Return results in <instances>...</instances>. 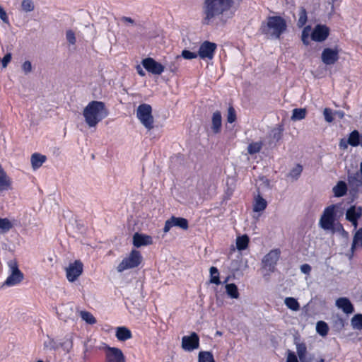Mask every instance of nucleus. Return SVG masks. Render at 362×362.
I'll list each match as a JSON object with an SVG mask.
<instances>
[{
  "label": "nucleus",
  "instance_id": "f257e3e1",
  "mask_svg": "<svg viewBox=\"0 0 362 362\" xmlns=\"http://www.w3.org/2000/svg\"><path fill=\"white\" fill-rule=\"evenodd\" d=\"M233 4V0H204L202 7V24L210 25L216 18L223 17Z\"/></svg>",
  "mask_w": 362,
  "mask_h": 362
},
{
  "label": "nucleus",
  "instance_id": "f03ea898",
  "mask_svg": "<svg viewBox=\"0 0 362 362\" xmlns=\"http://www.w3.org/2000/svg\"><path fill=\"white\" fill-rule=\"evenodd\" d=\"M287 25L284 18L279 16H269L266 22H262L259 31L267 38L279 39L286 30Z\"/></svg>",
  "mask_w": 362,
  "mask_h": 362
},
{
  "label": "nucleus",
  "instance_id": "7ed1b4c3",
  "mask_svg": "<svg viewBox=\"0 0 362 362\" xmlns=\"http://www.w3.org/2000/svg\"><path fill=\"white\" fill-rule=\"evenodd\" d=\"M83 115L88 126L93 127L107 117L108 110L103 102L93 100L84 108Z\"/></svg>",
  "mask_w": 362,
  "mask_h": 362
},
{
  "label": "nucleus",
  "instance_id": "20e7f679",
  "mask_svg": "<svg viewBox=\"0 0 362 362\" xmlns=\"http://www.w3.org/2000/svg\"><path fill=\"white\" fill-rule=\"evenodd\" d=\"M136 117L141 123L148 130L153 127V117L152 115V107L150 105L143 103L137 107Z\"/></svg>",
  "mask_w": 362,
  "mask_h": 362
},
{
  "label": "nucleus",
  "instance_id": "39448f33",
  "mask_svg": "<svg viewBox=\"0 0 362 362\" xmlns=\"http://www.w3.org/2000/svg\"><path fill=\"white\" fill-rule=\"evenodd\" d=\"M142 261V256L139 251L133 250L129 255L122 259L118 264L117 270L118 272H122L124 270L137 267Z\"/></svg>",
  "mask_w": 362,
  "mask_h": 362
},
{
  "label": "nucleus",
  "instance_id": "423d86ee",
  "mask_svg": "<svg viewBox=\"0 0 362 362\" xmlns=\"http://www.w3.org/2000/svg\"><path fill=\"white\" fill-rule=\"evenodd\" d=\"M8 265L11 273L3 284V286H13L20 284L23 281L24 275L18 269L17 262L14 260H10Z\"/></svg>",
  "mask_w": 362,
  "mask_h": 362
},
{
  "label": "nucleus",
  "instance_id": "0eeeda50",
  "mask_svg": "<svg viewBox=\"0 0 362 362\" xmlns=\"http://www.w3.org/2000/svg\"><path fill=\"white\" fill-rule=\"evenodd\" d=\"M335 207V205H330L325 209L320 219V226L324 230H334Z\"/></svg>",
  "mask_w": 362,
  "mask_h": 362
},
{
  "label": "nucleus",
  "instance_id": "6e6552de",
  "mask_svg": "<svg viewBox=\"0 0 362 362\" xmlns=\"http://www.w3.org/2000/svg\"><path fill=\"white\" fill-rule=\"evenodd\" d=\"M281 252L279 249L271 250L262 259V267L270 272H274L279 259Z\"/></svg>",
  "mask_w": 362,
  "mask_h": 362
},
{
  "label": "nucleus",
  "instance_id": "1a4fd4ad",
  "mask_svg": "<svg viewBox=\"0 0 362 362\" xmlns=\"http://www.w3.org/2000/svg\"><path fill=\"white\" fill-rule=\"evenodd\" d=\"M216 47L217 45L216 43L209 41H204L199 47L198 55L203 59H212Z\"/></svg>",
  "mask_w": 362,
  "mask_h": 362
},
{
  "label": "nucleus",
  "instance_id": "9d476101",
  "mask_svg": "<svg viewBox=\"0 0 362 362\" xmlns=\"http://www.w3.org/2000/svg\"><path fill=\"white\" fill-rule=\"evenodd\" d=\"M83 265L80 260L71 263L66 269V278L69 281L74 282L83 272Z\"/></svg>",
  "mask_w": 362,
  "mask_h": 362
},
{
  "label": "nucleus",
  "instance_id": "9b49d317",
  "mask_svg": "<svg viewBox=\"0 0 362 362\" xmlns=\"http://www.w3.org/2000/svg\"><path fill=\"white\" fill-rule=\"evenodd\" d=\"M173 226L178 227L182 230H187L189 228V223L185 218L173 216L165 221L163 228L164 233H168Z\"/></svg>",
  "mask_w": 362,
  "mask_h": 362
},
{
  "label": "nucleus",
  "instance_id": "f8f14e48",
  "mask_svg": "<svg viewBox=\"0 0 362 362\" xmlns=\"http://www.w3.org/2000/svg\"><path fill=\"white\" fill-rule=\"evenodd\" d=\"M141 64L147 71L155 75L161 74L165 69L164 66L151 57L144 59Z\"/></svg>",
  "mask_w": 362,
  "mask_h": 362
},
{
  "label": "nucleus",
  "instance_id": "ddd939ff",
  "mask_svg": "<svg viewBox=\"0 0 362 362\" xmlns=\"http://www.w3.org/2000/svg\"><path fill=\"white\" fill-rule=\"evenodd\" d=\"M339 50L337 47L333 49L325 48L321 54L322 62L325 65L334 64L339 60Z\"/></svg>",
  "mask_w": 362,
  "mask_h": 362
},
{
  "label": "nucleus",
  "instance_id": "4468645a",
  "mask_svg": "<svg viewBox=\"0 0 362 362\" xmlns=\"http://www.w3.org/2000/svg\"><path fill=\"white\" fill-rule=\"evenodd\" d=\"M347 182L351 194H355L358 192L359 187L362 185V177L358 172L347 173Z\"/></svg>",
  "mask_w": 362,
  "mask_h": 362
},
{
  "label": "nucleus",
  "instance_id": "2eb2a0df",
  "mask_svg": "<svg viewBox=\"0 0 362 362\" xmlns=\"http://www.w3.org/2000/svg\"><path fill=\"white\" fill-rule=\"evenodd\" d=\"M199 337L195 332H192L189 336H184L182 338V348L187 351H192L199 348Z\"/></svg>",
  "mask_w": 362,
  "mask_h": 362
},
{
  "label": "nucleus",
  "instance_id": "dca6fc26",
  "mask_svg": "<svg viewBox=\"0 0 362 362\" xmlns=\"http://www.w3.org/2000/svg\"><path fill=\"white\" fill-rule=\"evenodd\" d=\"M105 362H125L122 351L116 347H105Z\"/></svg>",
  "mask_w": 362,
  "mask_h": 362
},
{
  "label": "nucleus",
  "instance_id": "f3484780",
  "mask_svg": "<svg viewBox=\"0 0 362 362\" xmlns=\"http://www.w3.org/2000/svg\"><path fill=\"white\" fill-rule=\"evenodd\" d=\"M329 34V28L322 24H317L315 26L310 35L311 39L315 42L325 41Z\"/></svg>",
  "mask_w": 362,
  "mask_h": 362
},
{
  "label": "nucleus",
  "instance_id": "a211bd4d",
  "mask_svg": "<svg viewBox=\"0 0 362 362\" xmlns=\"http://www.w3.org/2000/svg\"><path fill=\"white\" fill-rule=\"evenodd\" d=\"M152 238L150 235L136 233L133 235V245L136 247L151 245Z\"/></svg>",
  "mask_w": 362,
  "mask_h": 362
},
{
  "label": "nucleus",
  "instance_id": "6ab92c4d",
  "mask_svg": "<svg viewBox=\"0 0 362 362\" xmlns=\"http://www.w3.org/2000/svg\"><path fill=\"white\" fill-rule=\"evenodd\" d=\"M336 305L346 314H351L354 311V305L350 300L345 297L338 298L336 300Z\"/></svg>",
  "mask_w": 362,
  "mask_h": 362
},
{
  "label": "nucleus",
  "instance_id": "aec40b11",
  "mask_svg": "<svg viewBox=\"0 0 362 362\" xmlns=\"http://www.w3.org/2000/svg\"><path fill=\"white\" fill-rule=\"evenodd\" d=\"M297 338L295 339V344L296 346V352L300 362H312L311 358H308L307 346L305 343H300L297 341Z\"/></svg>",
  "mask_w": 362,
  "mask_h": 362
},
{
  "label": "nucleus",
  "instance_id": "412c9836",
  "mask_svg": "<svg viewBox=\"0 0 362 362\" xmlns=\"http://www.w3.org/2000/svg\"><path fill=\"white\" fill-rule=\"evenodd\" d=\"M222 127V117L220 111H216L213 113L211 117V131L214 134H219Z\"/></svg>",
  "mask_w": 362,
  "mask_h": 362
},
{
  "label": "nucleus",
  "instance_id": "4be33fe9",
  "mask_svg": "<svg viewBox=\"0 0 362 362\" xmlns=\"http://www.w3.org/2000/svg\"><path fill=\"white\" fill-rule=\"evenodd\" d=\"M362 216V206H351L346 211V219H359Z\"/></svg>",
  "mask_w": 362,
  "mask_h": 362
},
{
  "label": "nucleus",
  "instance_id": "5701e85b",
  "mask_svg": "<svg viewBox=\"0 0 362 362\" xmlns=\"http://www.w3.org/2000/svg\"><path fill=\"white\" fill-rule=\"evenodd\" d=\"M47 157L38 153H35L31 156L30 161L33 170H37L40 168L42 164L46 161Z\"/></svg>",
  "mask_w": 362,
  "mask_h": 362
},
{
  "label": "nucleus",
  "instance_id": "b1692460",
  "mask_svg": "<svg viewBox=\"0 0 362 362\" xmlns=\"http://www.w3.org/2000/svg\"><path fill=\"white\" fill-rule=\"evenodd\" d=\"M115 336L119 341H124L132 337L131 331L126 327H119L117 328Z\"/></svg>",
  "mask_w": 362,
  "mask_h": 362
},
{
  "label": "nucleus",
  "instance_id": "393cba45",
  "mask_svg": "<svg viewBox=\"0 0 362 362\" xmlns=\"http://www.w3.org/2000/svg\"><path fill=\"white\" fill-rule=\"evenodd\" d=\"M347 190V184L344 181H339L332 189L336 197H341L346 195Z\"/></svg>",
  "mask_w": 362,
  "mask_h": 362
},
{
  "label": "nucleus",
  "instance_id": "a878e982",
  "mask_svg": "<svg viewBox=\"0 0 362 362\" xmlns=\"http://www.w3.org/2000/svg\"><path fill=\"white\" fill-rule=\"evenodd\" d=\"M362 247V228L358 229L354 235L353 242L351 245V252L358 247Z\"/></svg>",
  "mask_w": 362,
  "mask_h": 362
},
{
  "label": "nucleus",
  "instance_id": "bb28decb",
  "mask_svg": "<svg viewBox=\"0 0 362 362\" xmlns=\"http://www.w3.org/2000/svg\"><path fill=\"white\" fill-rule=\"evenodd\" d=\"M267 201L264 199H263L260 195H258L255 198V202L253 205V211L255 212L262 211L267 208Z\"/></svg>",
  "mask_w": 362,
  "mask_h": 362
},
{
  "label": "nucleus",
  "instance_id": "cd10ccee",
  "mask_svg": "<svg viewBox=\"0 0 362 362\" xmlns=\"http://www.w3.org/2000/svg\"><path fill=\"white\" fill-rule=\"evenodd\" d=\"M360 132L358 130H353L348 136V141L352 147H357L361 144L359 141Z\"/></svg>",
  "mask_w": 362,
  "mask_h": 362
},
{
  "label": "nucleus",
  "instance_id": "c85d7f7f",
  "mask_svg": "<svg viewBox=\"0 0 362 362\" xmlns=\"http://www.w3.org/2000/svg\"><path fill=\"white\" fill-rule=\"evenodd\" d=\"M226 292L227 295L231 298H239V292L237 286L233 284H226Z\"/></svg>",
  "mask_w": 362,
  "mask_h": 362
},
{
  "label": "nucleus",
  "instance_id": "c756f323",
  "mask_svg": "<svg viewBox=\"0 0 362 362\" xmlns=\"http://www.w3.org/2000/svg\"><path fill=\"white\" fill-rule=\"evenodd\" d=\"M284 126L282 124H279L276 127L271 130L269 136L273 141H279L282 138Z\"/></svg>",
  "mask_w": 362,
  "mask_h": 362
},
{
  "label": "nucleus",
  "instance_id": "7c9ffc66",
  "mask_svg": "<svg viewBox=\"0 0 362 362\" xmlns=\"http://www.w3.org/2000/svg\"><path fill=\"white\" fill-rule=\"evenodd\" d=\"M250 239L247 235L239 236L236 239V247L238 250L242 251L248 247Z\"/></svg>",
  "mask_w": 362,
  "mask_h": 362
},
{
  "label": "nucleus",
  "instance_id": "2f4dec72",
  "mask_svg": "<svg viewBox=\"0 0 362 362\" xmlns=\"http://www.w3.org/2000/svg\"><path fill=\"white\" fill-rule=\"evenodd\" d=\"M307 114V110L305 108H295L293 110L291 120L293 121H298L303 119Z\"/></svg>",
  "mask_w": 362,
  "mask_h": 362
},
{
  "label": "nucleus",
  "instance_id": "473e14b6",
  "mask_svg": "<svg viewBox=\"0 0 362 362\" xmlns=\"http://www.w3.org/2000/svg\"><path fill=\"white\" fill-rule=\"evenodd\" d=\"M286 307L293 311H298L300 309V304L298 300L293 297H287L284 300Z\"/></svg>",
  "mask_w": 362,
  "mask_h": 362
},
{
  "label": "nucleus",
  "instance_id": "72a5a7b5",
  "mask_svg": "<svg viewBox=\"0 0 362 362\" xmlns=\"http://www.w3.org/2000/svg\"><path fill=\"white\" fill-rule=\"evenodd\" d=\"M210 272V283L219 285L221 284L219 278V272L215 267H211L209 269Z\"/></svg>",
  "mask_w": 362,
  "mask_h": 362
},
{
  "label": "nucleus",
  "instance_id": "f704fd0d",
  "mask_svg": "<svg viewBox=\"0 0 362 362\" xmlns=\"http://www.w3.org/2000/svg\"><path fill=\"white\" fill-rule=\"evenodd\" d=\"M302 171L303 166L300 164H297L294 168H293L291 170V171L288 174V177H291L293 180H297L300 177Z\"/></svg>",
  "mask_w": 362,
  "mask_h": 362
},
{
  "label": "nucleus",
  "instance_id": "c9c22d12",
  "mask_svg": "<svg viewBox=\"0 0 362 362\" xmlns=\"http://www.w3.org/2000/svg\"><path fill=\"white\" fill-rule=\"evenodd\" d=\"M316 331L322 337L326 336L329 331L328 325L324 321L317 322L316 325Z\"/></svg>",
  "mask_w": 362,
  "mask_h": 362
},
{
  "label": "nucleus",
  "instance_id": "e433bc0d",
  "mask_svg": "<svg viewBox=\"0 0 362 362\" xmlns=\"http://www.w3.org/2000/svg\"><path fill=\"white\" fill-rule=\"evenodd\" d=\"M13 227L12 223L6 218H0V231L2 233H7Z\"/></svg>",
  "mask_w": 362,
  "mask_h": 362
},
{
  "label": "nucleus",
  "instance_id": "4c0bfd02",
  "mask_svg": "<svg viewBox=\"0 0 362 362\" xmlns=\"http://www.w3.org/2000/svg\"><path fill=\"white\" fill-rule=\"evenodd\" d=\"M198 362H215L213 354L209 351H200Z\"/></svg>",
  "mask_w": 362,
  "mask_h": 362
},
{
  "label": "nucleus",
  "instance_id": "58836bf2",
  "mask_svg": "<svg viewBox=\"0 0 362 362\" xmlns=\"http://www.w3.org/2000/svg\"><path fill=\"white\" fill-rule=\"evenodd\" d=\"M59 347L62 348L66 352H69L73 346L72 338L71 336H66L64 341L59 343Z\"/></svg>",
  "mask_w": 362,
  "mask_h": 362
},
{
  "label": "nucleus",
  "instance_id": "ea45409f",
  "mask_svg": "<svg viewBox=\"0 0 362 362\" xmlns=\"http://www.w3.org/2000/svg\"><path fill=\"white\" fill-rule=\"evenodd\" d=\"M351 326L356 329H362V314L355 315L351 321Z\"/></svg>",
  "mask_w": 362,
  "mask_h": 362
},
{
  "label": "nucleus",
  "instance_id": "a19ab883",
  "mask_svg": "<svg viewBox=\"0 0 362 362\" xmlns=\"http://www.w3.org/2000/svg\"><path fill=\"white\" fill-rule=\"evenodd\" d=\"M262 147V142H253L248 145L247 146V152L250 155L255 154L259 153Z\"/></svg>",
  "mask_w": 362,
  "mask_h": 362
},
{
  "label": "nucleus",
  "instance_id": "79ce46f5",
  "mask_svg": "<svg viewBox=\"0 0 362 362\" xmlns=\"http://www.w3.org/2000/svg\"><path fill=\"white\" fill-rule=\"evenodd\" d=\"M81 317L83 320L86 321L89 325H94L96 323L95 317L88 311H81Z\"/></svg>",
  "mask_w": 362,
  "mask_h": 362
},
{
  "label": "nucleus",
  "instance_id": "37998d69",
  "mask_svg": "<svg viewBox=\"0 0 362 362\" xmlns=\"http://www.w3.org/2000/svg\"><path fill=\"white\" fill-rule=\"evenodd\" d=\"M44 348L50 350H57L59 348V344L54 339L48 337L47 341H44Z\"/></svg>",
  "mask_w": 362,
  "mask_h": 362
},
{
  "label": "nucleus",
  "instance_id": "c03bdc74",
  "mask_svg": "<svg viewBox=\"0 0 362 362\" xmlns=\"http://www.w3.org/2000/svg\"><path fill=\"white\" fill-rule=\"evenodd\" d=\"M21 8L25 12H31L35 9L34 2L32 0H23Z\"/></svg>",
  "mask_w": 362,
  "mask_h": 362
},
{
  "label": "nucleus",
  "instance_id": "a18cd8bd",
  "mask_svg": "<svg viewBox=\"0 0 362 362\" xmlns=\"http://www.w3.org/2000/svg\"><path fill=\"white\" fill-rule=\"evenodd\" d=\"M307 22V12L304 8H301L299 12V18L297 23L298 27H303Z\"/></svg>",
  "mask_w": 362,
  "mask_h": 362
},
{
  "label": "nucleus",
  "instance_id": "49530a36",
  "mask_svg": "<svg viewBox=\"0 0 362 362\" xmlns=\"http://www.w3.org/2000/svg\"><path fill=\"white\" fill-rule=\"evenodd\" d=\"M310 26L308 25L304 28L302 32L301 39L304 45H308L309 44L308 37L310 36Z\"/></svg>",
  "mask_w": 362,
  "mask_h": 362
},
{
  "label": "nucleus",
  "instance_id": "de8ad7c7",
  "mask_svg": "<svg viewBox=\"0 0 362 362\" xmlns=\"http://www.w3.org/2000/svg\"><path fill=\"white\" fill-rule=\"evenodd\" d=\"M236 120V112L233 107L230 106L228 109L227 122L233 123Z\"/></svg>",
  "mask_w": 362,
  "mask_h": 362
},
{
  "label": "nucleus",
  "instance_id": "09e8293b",
  "mask_svg": "<svg viewBox=\"0 0 362 362\" xmlns=\"http://www.w3.org/2000/svg\"><path fill=\"white\" fill-rule=\"evenodd\" d=\"M197 56H199L198 54H197L195 52H191L189 50H187V49H184L182 52V54H181V57L185 59H195L197 57Z\"/></svg>",
  "mask_w": 362,
  "mask_h": 362
},
{
  "label": "nucleus",
  "instance_id": "8fccbe9b",
  "mask_svg": "<svg viewBox=\"0 0 362 362\" xmlns=\"http://www.w3.org/2000/svg\"><path fill=\"white\" fill-rule=\"evenodd\" d=\"M66 38L69 44L75 45V43L76 42V39L75 33H74L73 30H69L66 31Z\"/></svg>",
  "mask_w": 362,
  "mask_h": 362
},
{
  "label": "nucleus",
  "instance_id": "3c124183",
  "mask_svg": "<svg viewBox=\"0 0 362 362\" xmlns=\"http://www.w3.org/2000/svg\"><path fill=\"white\" fill-rule=\"evenodd\" d=\"M323 115L325 117V119L327 122H332L334 120V118L332 117V111L329 108H325L323 112Z\"/></svg>",
  "mask_w": 362,
  "mask_h": 362
},
{
  "label": "nucleus",
  "instance_id": "603ef678",
  "mask_svg": "<svg viewBox=\"0 0 362 362\" xmlns=\"http://www.w3.org/2000/svg\"><path fill=\"white\" fill-rule=\"evenodd\" d=\"M11 60V54L7 53L6 54H5V56L1 59H0V61L2 63V67L6 68Z\"/></svg>",
  "mask_w": 362,
  "mask_h": 362
},
{
  "label": "nucleus",
  "instance_id": "864d4df0",
  "mask_svg": "<svg viewBox=\"0 0 362 362\" xmlns=\"http://www.w3.org/2000/svg\"><path fill=\"white\" fill-rule=\"evenodd\" d=\"M22 69L25 74H27L30 73L32 71L31 62L30 61H25L22 65Z\"/></svg>",
  "mask_w": 362,
  "mask_h": 362
},
{
  "label": "nucleus",
  "instance_id": "5fc2aeb1",
  "mask_svg": "<svg viewBox=\"0 0 362 362\" xmlns=\"http://www.w3.org/2000/svg\"><path fill=\"white\" fill-rule=\"evenodd\" d=\"M286 362H298V358L294 352L288 351Z\"/></svg>",
  "mask_w": 362,
  "mask_h": 362
},
{
  "label": "nucleus",
  "instance_id": "6e6d98bb",
  "mask_svg": "<svg viewBox=\"0 0 362 362\" xmlns=\"http://www.w3.org/2000/svg\"><path fill=\"white\" fill-rule=\"evenodd\" d=\"M0 18L2 20L4 23H8V18L4 9L0 6Z\"/></svg>",
  "mask_w": 362,
  "mask_h": 362
},
{
  "label": "nucleus",
  "instance_id": "4d7b16f0",
  "mask_svg": "<svg viewBox=\"0 0 362 362\" xmlns=\"http://www.w3.org/2000/svg\"><path fill=\"white\" fill-rule=\"evenodd\" d=\"M300 271L305 274H309L311 272V267L308 264H304L300 266Z\"/></svg>",
  "mask_w": 362,
  "mask_h": 362
},
{
  "label": "nucleus",
  "instance_id": "13d9d810",
  "mask_svg": "<svg viewBox=\"0 0 362 362\" xmlns=\"http://www.w3.org/2000/svg\"><path fill=\"white\" fill-rule=\"evenodd\" d=\"M348 139H346L344 138L341 139L339 143V146L340 149L346 150L348 148V146L349 145V143H347Z\"/></svg>",
  "mask_w": 362,
  "mask_h": 362
},
{
  "label": "nucleus",
  "instance_id": "bf43d9fd",
  "mask_svg": "<svg viewBox=\"0 0 362 362\" xmlns=\"http://www.w3.org/2000/svg\"><path fill=\"white\" fill-rule=\"evenodd\" d=\"M121 21H122L123 23H126V24H130V25H134V23H135V22H134V19H132V18H130V17H127V16H122V17L121 18Z\"/></svg>",
  "mask_w": 362,
  "mask_h": 362
},
{
  "label": "nucleus",
  "instance_id": "052dcab7",
  "mask_svg": "<svg viewBox=\"0 0 362 362\" xmlns=\"http://www.w3.org/2000/svg\"><path fill=\"white\" fill-rule=\"evenodd\" d=\"M178 67L176 66L175 62L172 63L169 66V69L172 72H175L177 70Z\"/></svg>",
  "mask_w": 362,
  "mask_h": 362
},
{
  "label": "nucleus",
  "instance_id": "680f3d73",
  "mask_svg": "<svg viewBox=\"0 0 362 362\" xmlns=\"http://www.w3.org/2000/svg\"><path fill=\"white\" fill-rule=\"evenodd\" d=\"M136 70H137V72L138 74L141 76H144L146 75V73L145 71L142 69V68L141 67L140 65H138L136 66Z\"/></svg>",
  "mask_w": 362,
  "mask_h": 362
},
{
  "label": "nucleus",
  "instance_id": "e2e57ef3",
  "mask_svg": "<svg viewBox=\"0 0 362 362\" xmlns=\"http://www.w3.org/2000/svg\"><path fill=\"white\" fill-rule=\"evenodd\" d=\"M347 221L351 223L352 226L354 227L355 229L357 228L358 219H350Z\"/></svg>",
  "mask_w": 362,
  "mask_h": 362
},
{
  "label": "nucleus",
  "instance_id": "0e129e2a",
  "mask_svg": "<svg viewBox=\"0 0 362 362\" xmlns=\"http://www.w3.org/2000/svg\"><path fill=\"white\" fill-rule=\"evenodd\" d=\"M336 325H338L340 327H343L344 325V320L341 318H339L336 321Z\"/></svg>",
  "mask_w": 362,
  "mask_h": 362
},
{
  "label": "nucleus",
  "instance_id": "69168bd1",
  "mask_svg": "<svg viewBox=\"0 0 362 362\" xmlns=\"http://www.w3.org/2000/svg\"><path fill=\"white\" fill-rule=\"evenodd\" d=\"M360 139H359V141H360V144L359 146L362 147V134L360 133Z\"/></svg>",
  "mask_w": 362,
  "mask_h": 362
},
{
  "label": "nucleus",
  "instance_id": "338daca9",
  "mask_svg": "<svg viewBox=\"0 0 362 362\" xmlns=\"http://www.w3.org/2000/svg\"><path fill=\"white\" fill-rule=\"evenodd\" d=\"M228 279H229V277H227V278L223 281V282H221V284H226V283L228 282Z\"/></svg>",
  "mask_w": 362,
  "mask_h": 362
},
{
  "label": "nucleus",
  "instance_id": "774afa93",
  "mask_svg": "<svg viewBox=\"0 0 362 362\" xmlns=\"http://www.w3.org/2000/svg\"><path fill=\"white\" fill-rule=\"evenodd\" d=\"M318 362H325V359L324 358H320V361H318Z\"/></svg>",
  "mask_w": 362,
  "mask_h": 362
}]
</instances>
